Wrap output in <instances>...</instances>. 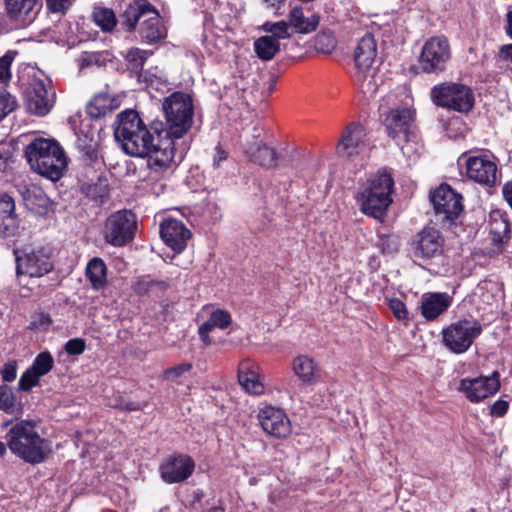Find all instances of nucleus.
<instances>
[{
	"mask_svg": "<svg viewBox=\"0 0 512 512\" xmlns=\"http://www.w3.org/2000/svg\"><path fill=\"white\" fill-rule=\"evenodd\" d=\"M115 140L123 151L133 157L147 158V166L156 173L168 169L174 158V142L154 136L138 112L125 110L113 124Z\"/></svg>",
	"mask_w": 512,
	"mask_h": 512,
	"instance_id": "1",
	"label": "nucleus"
},
{
	"mask_svg": "<svg viewBox=\"0 0 512 512\" xmlns=\"http://www.w3.org/2000/svg\"><path fill=\"white\" fill-rule=\"evenodd\" d=\"M5 439L11 452L30 464L44 462L52 452L50 442L40 436L37 422L33 420L16 421L11 425Z\"/></svg>",
	"mask_w": 512,
	"mask_h": 512,
	"instance_id": "2",
	"label": "nucleus"
},
{
	"mask_svg": "<svg viewBox=\"0 0 512 512\" xmlns=\"http://www.w3.org/2000/svg\"><path fill=\"white\" fill-rule=\"evenodd\" d=\"M25 157L34 172L52 181L63 176L68 164L63 148L54 139H34L27 145Z\"/></svg>",
	"mask_w": 512,
	"mask_h": 512,
	"instance_id": "3",
	"label": "nucleus"
},
{
	"mask_svg": "<svg viewBox=\"0 0 512 512\" xmlns=\"http://www.w3.org/2000/svg\"><path fill=\"white\" fill-rule=\"evenodd\" d=\"M377 56V42L367 33L358 42L354 51L355 72L353 80L359 91L366 97H373L383 85V76L374 66Z\"/></svg>",
	"mask_w": 512,
	"mask_h": 512,
	"instance_id": "4",
	"label": "nucleus"
},
{
	"mask_svg": "<svg viewBox=\"0 0 512 512\" xmlns=\"http://www.w3.org/2000/svg\"><path fill=\"white\" fill-rule=\"evenodd\" d=\"M394 180L391 174L383 169L371 175L359 188L357 201L360 210L375 219L381 220L392 203Z\"/></svg>",
	"mask_w": 512,
	"mask_h": 512,
	"instance_id": "5",
	"label": "nucleus"
},
{
	"mask_svg": "<svg viewBox=\"0 0 512 512\" xmlns=\"http://www.w3.org/2000/svg\"><path fill=\"white\" fill-rule=\"evenodd\" d=\"M163 111L166 120V137L173 142L182 138L192 127L194 106L190 95L174 92L164 99Z\"/></svg>",
	"mask_w": 512,
	"mask_h": 512,
	"instance_id": "6",
	"label": "nucleus"
},
{
	"mask_svg": "<svg viewBox=\"0 0 512 512\" xmlns=\"http://www.w3.org/2000/svg\"><path fill=\"white\" fill-rule=\"evenodd\" d=\"M394 96L388 95L381 100L379 110L381 116L384 117V125L388 135L395 141L398 146L407 142L412 133L414 122V110L410 108L408 102L390 107L393 103Z\"/></svg>",
	"mask_w": 512,
	"mask_h": 512,
	"instance_id": "7",
	"label": "nucleus"
},
{
	"mask_svg": "<svg viewBox=\"0 0 512 512\" xmlns=\"http://www.w3.org/2000/svg\"><path fill=\"white\" fill-rule=\"evenodd\" d=\"M16 275L30 278H41L54 269L52 252L49 248L29 247L14 251Z\"/></svg>",
	"mask_w": 512,
	"mask_h": 512,
	"instance_id": "8",
	"label": "nucleus"
},
{
	"mask_svg": "<svg viewBox=\"0 0 512 512\" xmlns=\"http://www.w3.org/2000/svg\"><path fill=\"white\" fill-rule=\"evenodd\" d=\"M432 101L440 107L467 113L474 106V94L470 87L455 82H444L431 90Z\"/></svg>",
	"mask_w": 512,
	"mask_h": 512,
	"instance_id": "9",
	"label": "nucleus"
},
{
	"mask_svg": "<svg viewBox=\"0 0 512 512\" xmlns=\"http://www.w3.org/2000/svg\"><path fill=\"white\" fill-rule=\"evenodd\" d=\"M482 331V324L477 320H458L442 330V342L452 353L463 354L469 350Z\"/></svg>",
	"mask_w": 512,
	"mask_h": 512,
	"instance_id": "10",
	"label": "nucleus"
},
{
	"mask_svg": "<svg viewBox=\"0 0 512 512\" xmlns=\"http://www.w3.org/2000/svg\"><path fill=\"white\" fill-rule=\"evenodd\" d=\"M445 239L442 233L433 227H425L410 242V252L415 260L429 264L444 253Z\"/></svg>",
	"mask_w": 512,
	"mask_h": 512,
	"instance_id": "11",
	"label": "nucleus"
},
{
	"mask_svg": "<svg viewBox=\"0 0 512 512\" xmlns=\"http://www.w3.org/2000/svg\"><path fill=\"white\" fill-rule=\"evenodd\" d=\"M466 175L469 179L485 186H493L500 178L497 159L493 154L477 152L476 154H463Z\"/></svg>",
	"mask_w": 512,
	"mask_h": 512,
	"instance_id": "12",
	"label": "nucleus"
},
{
	"mask_svg": "<svg viewBox=\"0 0 512 512\" xmlns=\"http://www.w3.org/2000/svg\"><path fill=\"white\" fill-rule=\"evenodd\" d=\"M450 59L451 49L447 38L434 36L424 43L419 57V65L426 73L439 74L446 69Z\"/></svg>",
	"mask_w": 512,
	"mask_h": 512,
	"instance_id": "13",
	"label": "nucleus"
},
{
	"mask_svg": "<svg viewBox=\"0 0 512 512\" xmlns=\"http://www.w3.org/2000/svg\"><path fill=\"white\" fill-rule=\"evenodd\" d=\"M26 109L36 116L47 115L55 104V91L50 80L33 78L26 89Z\"/></svg>",
	"mask_w": 512,
	"mask_h": 512,
	"instance_id": "14",
	"label": "nucleus"
},
{
	"mask_svg": "<svg viewBox=\"0 0 512 512\" xmlns=\"http://www.w3.org/2000/svg\"><path fill=\"white\" fill-rule=\"evenodd\" d=\"M135 229V215L127 210L117 211L107 218L104 237L108 243L122 246L132 239Z\"/></svg>",
	"mask_w": 512,
	"mask_h": 512,
	"instance_id": "15",
	"label": "nucleus"
},
{
	"mask_svg": "<svg viewBox=\"0 0 512 512\" xmlns=\"http://www.w3.org/2000/svg\"><path fill=\"white\" fill-rule=\"evenodd\" d=\"M499 389L500 373L498 371H493L489 376L463 378L457 388L471 403H479L495 395Z\"/></svg>",
	"mask_w": 512,
	"mask_h": 512,
	"instance_id": "16",
	"label": "nucleus"
},
{
	"mask_svg": "<svg viewBox=\"0 0 512 512\" xmlns=\"http://www.w3.org/2000/svg\"><path fill=\"white\" fill-rule=\"evenodd\" d=\"M257 419L263 431L271 437L285 439L292 432L290 419L280 408L266 405L259 409Z\"/></svg>",
	"mask_w": 512,
	"mask_h": 512,
	"instance_id": "17",
	"label": "nucleus"
},
{
	"mask_svg": "<svg viewBox=\"0 0 512 512\" xmlns=\"http://www.w3.org/2000/svg\"><path fill=\"white\" fill-rule=\"evenodd\" d=\"M194 470V460L185 454L169 456L159 467L162 480L168 484L185 481L193 474Z\"/></svg>",
	"mask_w": 512,
	"mask_h": 512,
	"instance_id": "18",
	"label": "nucleus"
},
{
	"mask_svg": "<svg viewBox=\"0 0 512 512\" xmlns=\"http://www.w3.org/2000/svg\"><path fill=\"white\" fill-rule=\"evenodd\" d=\"M42 6V0H4L7 17L21 28L30 26L36 20Z\"/></svg>",
	"mask_w": 512,
	"mask_h": 512,
	"instance_id": "19",
	"label": "nucleus"
},
{
	"mask_svg": "<svg viewBox=\"0 0 512 512\" xmlns=\"http://www.w3.org/2000/svg\"><path fill=\"white\" fill-rule=\"evenodd\" d=\"M436 214L443 215L447 220H453L463 210L462 197L449 185L443 184L430 196Z\"/></svg>",
	"mask_w": 512,
	"mask_h": 512,
	"instance_id": "20",
	"label": "nucleus"
},
{
	"mask_svg": "<svg viewBox=\"0 0 512 512\" xmlns=\"http://www.w3.org/2000/svg\"><path fill=\"white\" fill-rule=\"evenodd\" d=\"M366 150V132L362 125L350 123L344 129L337 145V153L344 158L354 159Z\"/></svg>",
	"mask_w": 512,
	"mask_h": 512,
	"instance_id": "21",
	"label": "nucleus"
},
{
	"mask_svg": "<svg viewBox=\"0 0 512 512\" xmlns=\"http://www.w3.org/2000/svg\"><path fill=\"white\" fill-rule=\"evenodd\" d=\"M160 236L167 246L181 253L187 246L191 232L182 221L168 217L161 222Z\"/></svg>",
	"mask_w": 512,
	"mask_h": 512,
	"instance_id": "22",
	"label": "nucleus"
},
{
	"mask_svg": "<svg viewBox=\"0 0 512 512\" xmlns=\"http://www.w3.org/2000/svg\"><path fill=\"white\" fill-rule=\"evenodd\" d=\"M238 380L240 385L249 394L262 395L265 391L260 367L250 359H244L239 363Z\"/></svg>",
	"mask_w": 512,
	"mask_h": 512,
	"instance_id": "23",
	"label": "nucleus"
},
{
	"mask_svg": "<svg viewBox=\"0 0 512 512\" xmlns=\"http://www.w3.org/2000/svg\"><path fill=\"white\" fill-rule=\"evenodd\" d=\"M292 371L304 385H315L321 381V370L308 355H298L292 361Z\"/></svg>",
	"mask_w": 512,
	"mask_h": 512,
	"instance_id": "24",
	"label": "nucleus"
},
{
	"mask_svg": "<svg viewBox=\"0 0 512 512\" xmlns=\"http://www.w3.org/2000/svg\"><path fill=\"white\" fill-rule=\"evenodd\" d=\"M19 228V219L15 213V202L7 194H0V236H15Z\"/></svg>",
	"mask_w": 512,
	"mask_h": 512,
	"instance_id": "25",
	"label": "nucleus"
},
{
	"mask_svg": "<svg viewBox=\"0 0 512 512\" xmlns=\"http://www.w3.org/2000/svg\"><path fill=\"white\" fill-rule=\"evenodd\" d=\"M232 323L231 314L224 309H214L210 312L208 319L203 322L198 328L200 340L204 346L211 345L212 341L209 336L210 332L214 329H226Z\"/></svg>",
	"mask_w": 512,
	"mask_h": 512,
	"instance_id": "26",
	"label": "nucleus"
},
{
	"mask_svg": "<svg viewBox=\"0 0 512 512\" xmlns=\"http://www.w3.org/2000/svg\"><path fill=\"white\" fill-rule=\"evenodd\" d=\"M142 22L140 33L148 43H155L167 36V28L157 10L152 7Z\"/></svg>",
	"mask_w": 512,
	"mask_h": 512,
	"instance_id": "27",
	"label": "nucleus"
},
{
	"mask_svg": "<svg viewBox=\"0 0 512 512\" xmlns=\"http://www.w3.org/2000/svg\"><path fill=\"white\" fill-rule=\"evenodd\" d=\"M451 305V298L446 293H428L421 299V313L427 320H434Z\"/></svg>",
	"mask_w": 512,
	"mask_h": 512,
	"instance_id": "28",
	"label": "nucleus"
},
{
	"mask_svg": "<svg viewBox=\"0 0 512 512\" xmlns=\"http://www.w3.org/2000/svg\"><path fill=\"white\" fill-rule=\"evenodd\" d=\"M245 152L251 161L261 166L268 168L276 166L277 155L275 149L262 143L261 140L248 144Z\"/></svg>",
	"mask_w": 512,
	"mask_h": 512,
	"instance_id": "29",
	"label": "nucleus"
},
{
	"mask_svg": "<svg viewBox=\"0 0 512 512\" xmlns=\"http://www.w3.org/2000/svg\"><path fill=\"white\" fill-rule=\"evenodd\" d=\"M288 17L289 25L293 27L297 33L301 34H308L315 31L320 21V17L317 14L306 17L303 9L299 6L293 7Z\"/></svg>",
	"mask_w": 512,
	"mask_h": 512,
	"instance_id": "30",
	"label": "nucleus"
},
{
	"mask_svg": "<svg viewBox=\"0 0 512 512\" xmlns=\"http://www.w3.org/2000/svg\"><path fill=\"white\" fill-rule=\"evenodd\" d=\"M86 276L93 289L103 288L107 283V268L104 261L98 257L91 259L86 267Z\"/></svg>",
	"mask_w": 512,
	"mask_h": 512,
	"instance_id": "31",
	"label": "nucleus"
},
{
	"mask_svg": "<svg viewBox=\"0 0 512 512\" xmlns=\"http://www.w3.org/2000/svg\"><path fill=\"white\" fill-rule=\"evenodd\" d=\"M152 5L146 1H137L129 4L123 13L124 25L128 30H133L140 19L146 17L152 11Z\"/></svg>",
	"mask_w": 512,
	"mask_h": 512,
	"instance_id": "32",
	"label": "nucleus"
},
{
	"mask_svg": "<svg viewBox=\"0 0 512 512\" xmlns=\"http://www.w3.org/2000/svg\"><path fill=\"white\" fill-rule=\"evenodd\" d=\"M254 51L261 60H272L280 51V42L267 35L261 36L254 42Z\"/></svg>",
	"mask_w": 512,
	"mask_h": 512,
	"instance_id": "33",
	"label": "nucleus"
},
{
	"mask_svg": "<svg viewBox=\"0 0 512 512\" xmlns=\"http://www.w3.org/2000/svg\"><path fill=\"white\" fill-rule=\"evenodd\" d=\"M113 99L105 93L97 94L89 102L87 113L92 118H100L113 110Z\"/></svg>",
	"mask_w": 512,
	"mask_h": 512,
	"instance_id": "34",
	"label": "nucleus"
},
{
	"mask_svg": "<svg viewBox=\"0 0 512 512\" xmlns=\"http://www.w3.org/2000/svg\"><path fill=\"white\" fill-rule=\"evenodd\" d=\"M92 19L104 32H111L117 24L114 11L106 7H95L92 12Z\"/></svg>",
	"mask_w": 512,
	"mask_h": 512,
	"instance_id": "35",
	"label": "nucleus"
},
{
	"mask_svg": "<svg viewBox=\"0 0 512 512\" xmlns=\"http://www.w3.org/2000/svg\"><path fill=\"white\" fill-rule=\"evenodd\" d=\"M168 286L165 281L153 280L150 276H142L133 283L132 289L138 295H145L152 291H164Z\"/></svg>",
	"mask_w": 512,
	"mask_h": 512,
	"instance_id": "36",
	"label": "nucleus"
},
{
	"mask_svg": "<svg viewBox=\"0 0 512 512\" xmlns=\"http://www.w3.org/2000/svg\"><path fill=\"white\" fill-rule=\"evenodd\" d=\"M261 30L268 33V37H272V39H276L277 42L280 40L289 39L292 35L290 32V25L286 21H278V22H265L261 26Z\"/></svg>",
	"mask_w": 512,
	"mask_h": 512,
	"instance_id": "37",
	"label": "nucleus"
},
{
	"mask_svg": "<svg viewBox=\"0 0 512 512\" xmlns=\"http://www.w3.org/2000/svg\"><path fill=\"white\" fill-rule=\"evenodd\" d=\"M17 55L18 52L16 50H8L4 55L0 56V84H6L11 80V65Z\"/></svg>",
	"mask_w": 512,
	"mask_h": 512,
	"instance_id": "38",
	"label": "nucleus"
},
{
	"mask_svg": "<svg viewBox=\"0 0 512 512\" xmlns=\"http://www.w3.org/2000/svg\"><path fill=\"white\" fill-rule=\"evenodd\" d=\"M315 49L323 54H330L336 47V40L331 33H318L314 41Z\"/></svg>",
	"mask_w": 512,
	"mask_h": 512,
	"instance_id": "39",
	"label": "nucleus"
},
{
	"mask_svg": "<svg viewBox=\"0 0 512 512\" xmlns=\"http://www.w3.org/2000/svg\"><path fill=\"white\" fill-rule=\"evenodd\" d=\"M54 360L49 352H42L37 355L30 366L41 377L46 375L53 368Z\"/></svg>",
	"mask_w": 512,
	"mask_h": 512,
	"instance_id": "40",
	"label": "nucleus"
},
{
	"mask_svg": "<svg viewBox=\"0 0 512 512\" xmlns=\"http://www.w3.org/2000/svg\"><path fill=\"white\" fill-rule=\"evenodd\" d=\"M15 395L8 385H0V410L13 413L15 410Z\"/></svg>",
	"mask_w": 512,
	"mask_h": 512,
	"instance_id": "41",
	"label": "nucleus"
},
{
	"mask_svg": "<svg viewBox=\"0 0 512 512\" xmlns=\"http://www.w3.org/2000/svg\"><path fill=\"white\" fill-rule=\"evenodd\" d=\"M72 6V0H45L47 13L58 18L63 17Z\"/></svg>",
	"mask_w": 512,
	"mask_h": 512,
	"instance_id": "42",
	"label": "nucleus"
},
{
	"mask_svg": "<svg viewBox=\"0 0 512 512\" xmlns=\"http://www.w3.org/2000/svg\"><path fill=\"white\" fill-rule=\"evenodd\" d=\"M151 54L150 51L133 48L127 53L126 59L132 69L138 70L143 67L145 61Z\"/></svg>",
	"mask_w": 512,
	"mask_h": 512,
	"instance_id": "43",
	"label": "nucleus"
},
{
	"mask_svg": "<svg viewBox=\"0 0 512 512\" xmlns=\"http://www.w3.org/2000/svg\"><path fill=\"white\" fill-rule=\"evenodd\" d=\"M40 378L41 376L29 367L21 375L18 382V389L21 391H30L34 386L38 385Z\"/></svg>",
	"mask_w": 512,
	"mask_h": 512,
	"instance_id": "44",
	"label": "nucleus"
},
{
	"mask_svg": "<svg viewBox=\"0 0 512 512\" xmlns=\"http://www.w3.org/2000/svg\"><path fill=\"white\" fill-rule=\"evenodd\" d=\"M15 107V98L5 90L0 91V121L11 113Z\"/></svg>",
	"mask_w": 512,
	"mask_h": 512,
	"instance_id": "45",
	"label": "nucleus"
},
{
	"mask_svg": "<svg viewBox=\"0 0 512 512\" xmlns=\"http://www.w3.org/2000/svg\"><path fill=\"white\" fill-rule=\"evenodd\" d=\"M191 369V363H180L164 370L163 377L166 380L175 381L183 376L186 372H189Z\"/></svg>",
	"mask_w": 512,
	"mask_h": 512,
	"instance_id": "46",
	"label": "nucleus"
},
{
	"mask_svg": "<svg viewBox=\"0 0 512 512\" xmlns=\"http://www.w3.org/2000/svg\"><path fill=\"white\" fill-rule=\"evenodd\" d=\"M86 344L82 338H73L66 342L65 351L69 355L77 356L85 351Z\"/></svg>",
	"mask_w": 512,
	"mask_h": 512,
	"instance_id": "47",
	"label": "nucleus"
},
{
	"mask_svg": "<svg viewBox=\"0 0 512 512\" xmlns=\"http://www.w3.org/2000/svg\"><path fill=\"white\" fill-rule=\"evenodd\" d=\"M389 308L398 320H407L408 311L406 305L399 299L394 298L389 301Z\"/></svg>",
	"mask_w": 512,
	"mask_h": 512,
	"instance_id": "48",
	"label": "nucleus"
},
{
	"mask_svg": "<svg viewBox=\"0 0 512 512\" xmlns=\"http://www.w3.org/2000/svg\"><path fill=\"white\" fill-rule=\"evenodd\" d=\"M228 159V152L218 144L214 148V153L212 155V167L214 169H218L221 167L222 163Z\"/></svg>",
	"mask_w": 512,
	"mask_h": 512,
	"instance_id": "49",
	"label": "nucleus"
},
{
	"mask_svg": "<svg viewBox=\"0 0 512 512\" xmlns=\"http://www.w3.org/2000/svg\"><path fill=\"white\" fill-rule=\"evenodd\" d=\"M509 409V402L504 399L495 401L490 407V415L492 417H503Z\"/></svg>",
	"mask_w": 512,
	"mask_h": 512,
	"instance_id": "50",
	"label": "nucleus"
},
{
	"mask_svg": "<svg viewBox=\"0 0 512 512\" xmlns=\"http://www.w3.org/2000/svg\"><path fill=\"white\" fill-rule=\"evenodd\" d=\"M2 379L5 382H12L17 375V368L15 363H7L1 370Z\"/></svg>",
	"mask_w": 512,
	"mask_h": 512,
	"instance_id": "51",
	"label": "nucleus"
},
{
	"mask_svg": "<svg viewBox=\"0 0 512 512\" xmlns=\"http://www.w3.org/2000/svg\"><path fill=\"white\" fill-rule=\"evenodd\" d=\"M11 159V153L6 145L0 146V170H6Z\"/></svg>",
	"mask_w": 512,
	"mask_h": 512,
	"instance_id": "52",
	"label": "nucleus"
},
{
	"mask_svg": "<svg viewBox=\"0 0 512 512\" xmlns=\"http://www.w3.org/2000/svg\"><path fill=\"white\" fill-rule=\"evenodd\" d=\"M263 4L268 9H274V14L276 16L282 15V12H280V9L286 2V0H262Z\"/></svg>",
	"mask_w": 512,
	"mask_h": 512,
	"instance_id": "53",
	"label": "nucleus"
},
{
	"mask_svg": "<svg viewBox=\"0 0 512 512\" xmlns=\"http://www.w3.org/2000/svg\"><path fill=\"white\" fill-rule=\"evenodd\" d=\"M500 58L507 62V67L512 70V44L503 46L501 48Z\"/></svg>",
	"mask_w": 512,
	"mask_h": 512,
	"instance_id": "54",
	"label": "nucleus"
},
{
	"mask_svg": "<svg viewBox=\"0 0 512 512\" xmlns=\"http://www.w3.org/2000/svg\"><path fill=\"white\" fill-rule=\"evenodd\" d=\"M502 194L509 206L512 208V182H507L502 188Z\"/></svg>",
	"mask_w": 512,
	"mask_h": 512,
	"instance_id": "55",
	"label": "nucleus"
},
{
	"mask_svg": "<svg viewBox=\"0 0 512 512\" xmlns=\"http://www.w3.org/2000/svg\"><path fill=\"white\" fill-rule=\"evenodd\" d=\"M507 34L512 38V11L508 12L507 14Z\"/></svg>",
	"mask_w": 512,
	"mask_h": 512,
	"instance_id": "56",
	"label": "nucleus"
},
{
	"mask_svg": "<svg viewBox=\"0 0 512 512\" xmlns=\"http://www.w3.org/2000/svg\"><path fill=\"white\" fill-rule=\"evenodd\" d=\"M262 132H263V129L261 127H254L253 128V137L254 138H260Z\"/></svg>",
	"mask_w": 512,
	"mask_h": 512,
	"instance_id": "57",
	"label": "nucleus"
},
{
	"mask_svg": "<svg viewBox=\"0 0 512 512\" xmlns=\"http://www.w3.org/2000/svg\"><path fill=\"white\" fill-rule=\"evenodd\" d=\"M7 450V443L0 442V457H3Z\"/></svg>",
	"mask_w": 512,
	"mask_h": 512,
	"instance_id": "58",
	"label": "nucleus"
},
{
	"mask_svg": "<svg viewBox=\"0 0 512 512\" xmlns=\"http://www.w3.org/2000/svg\"><path fill=\"white\" fill-rule=\"evenodd\" d=\"M126 408H127L128 410H138V409H139V405L134 404V403H130V404H128V405L126 406Z\"/></svg>",
	"mask_w": 512,
	"mask_h": 512,
	"instance_id": "59",
	"label": "nucleus"
},
{
	"mask_svg": "<svg viewBox=\"0 0 512 512\" xmlns=\"http://www.w3.org/2000/svg\"><path fill=\"white\" fill-rule=\"evenodd\" d=\"M488 285H489V283H484L483 285H480V286L478 287V290H480V291H481V290H484V289H488Z\"/></svg>",
	"mask_w": 512,
	"mask_h": 512,
	"instance_id": "60",
	"label": "nucleus"
},
{
	"mask_svg": "<svg viewBox=\"0 0 512 512\" xmlns=\"http://www.w3.org/2000/svg\"><path fill=\"white\" fill-rule=\"evenodd\" d=\"M209 512H222L219 508H213Z\"/></svg>",
	"mask_w": 512,
	"mask_h": 512,
	"instance_id": "61",
	"label": "nucleus"
}]
</instances>
